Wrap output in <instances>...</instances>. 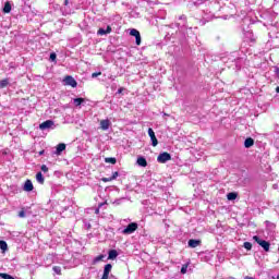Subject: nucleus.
I'll use <instances>...</instances> for the list:
<instances>
[{"instance_id":"nucleus-26","label":"nucleus","mask_w":279,"mask_h":279,"mask_svg":"<svg viewBox=\"0 0 279 279\" xmlns=\"http://www.w3.org/2000/svg\"><path fill=\"white\" fill-rule=\"evenodd\" d=\"M0 278H3V279H14V277H12L11 275L3 274V272H0Z\"/></svg>"},{"instance_id":"nucleus-28","label":"nucleus","mask_w":279,"mask_h":279,"mask_svg":"<svg viewBox=\"0 0 279 279\" xmlns=\"http://www.w3.org/2000/svg\"><path fill=\"white\" fill-rule=\"evenodd\" d=\"M243 247L247 251L252 250V243L251 242H244Z\"/></svg>"},{"instance_id":"nucleus-2","label":"nucleus","mask_w":279,"mask_h":279,"mask_svg":"<svg viewBox=\"0 0 279 279\" xmlns=\"http://www.w3.org/2000/svg\"><path fill=\"white\" fill-rule=\"evenodd\" d=\"M138 230V223L131 222L126 226L125 229H123L122 234H134Z\"/></svg>"},{"instance_id":"nucleus-11","label":"nucleus","mask_w":279,"mask_h":279,"mask_svg":"<svg viewBox=\"0 0 279 279\" xmlns=\"http://www.w3.org/2000/svg\"><path fill=\"white\" fill-rule=\"evenodd\" d=\"M112 32V27L107 26V29L99 28L97 34L98 36H106V34H110Z\"/></svg>"},{"instance_id":"nucleus-6","label":"nucleus","mask_w":279,"mask_h":279,"mask_svg":"<svg viewBox=\"0 0 279 279\" xmlns=\"http://www.w3.org/2000/svg\"><path fill=\"white\" fill-rule=\"evenodd\" d=\"M110 271H112V264H107V265H105L104 274H102L101 279H108V278H110Z\"/></svg>"},{"instance_id":"nucleus-4","label":"nucleus","mask_w":279,"mask_h":279,"mask_svg":"<svg viewBox=\"0 0 279 279\" xmlns=\"http://www.w3.org/2000/svg\"><path fill=\"white\" fill-rule=\"evenodd\" d=\"M171 160V154L169 153H161L157 157V162H160L161 165H165V162H169Z\"/></svg>"},{"instance_id":"nucleus-8","label":"nucleus","mask_w":279,"mask_h":279,"mask_svg":"<svg viewBox=\"0 0 279 279\" xmlns=\"http://www.w3.org/2000/svg\"><path fill=\"white\" fill-rule=\"evenodd\" d=\"M50 128H53V121L52 120H47L39 124V130H50Z\"/></svg>"},{"instance_id":"nucleus-14","label":"nucleus","mask_w":279,"mask_h":279,"mask_svg":"<svg viewBox=\"0 0 279 279\" xmlns=\"http://www.w3.org/2000/svg\"><path fill=\"white\" fill-rule=\"evenodd\" d=\"M244 147H246V149H250V147H254V138L247 137L244 141Z\"/></svg>"},{"instance_id":"nucleus-9","label":"nucleus","mask_w":279,"mask_h":279,"mask_svg":"<svg viewBox=\"0 0 279 279\" xmlns=\"http://www.w3.org/2000/svg\"><path fill=\"white\" fill-rule=\"evenodd\" d=\"M189 247L195 248V247H199V245H202V240H194L191 239L187 242Z\"/></svg>"},{"instance_id":"nucleus-12","label":"nucleus","mask_w":279,"mask_h":279,"mask_svg":"<svg viewBox=\"0 0 279 279\" xmlns=\"http://www.w3.org/2000/svg\"><path fill=\"white\" fill-rule=\"evenodd\" d=\"M119 256L117 250H110L108 253V260H114Z\"/></svg>"},{"instance_id":"nucleus-19","label":"nucleus","mask_w":279,"mask_h":279,"mask_svg":"<svg viewBox=\"0 0 279 279\" xmlns=\"http://www.w3.org/2000/svg\"><path fill=\"white\" fill-rule=\"evenodd\" d=\"M7 86H10V78H3L0 81V88H7Z\"/></svg>"},{"instance_id":"nucleus-16","label":"nucleus","mask_w":279,"mask_h":279,"mask_svg":"<svg viewBox=\"0 0 279 279\" xmlns=\"http://www.w3.org/2000/svg\"><path fill=\"white\" fill-rule=\"evenodd\" d=\"M64 149H66V144H59L57 146V150H56L57 156H60V154H62V151H64Z\"/></svg>"},{"instance_id":"nucleus-1","label":"nucleus","mask_w":279,"mask_h":279,"mask_svg":"<svg viewBox=\"0 0 279 279\" xmlns=\"http://www.w3.org/2000/svg\"><path fill=\"white\" fill-rule=\"evenodd\" d=\"M253 239L255 240V243L259 244L260 247H263L264 252H269V247H271V244L265 240H262L258 235H254Z\"/></svg>"},{"instance_id":"nucleus-41","label":"nucleus","mask_w":279,"mask_h":279,"mask_svg":"<svg viewBox=\"0 0 279 279\" xmlns=\"http://www.w3.org/2000/svg\"><path fill=\"white\" fill-rule=\"evenodd\" d=\"M276 93H279V86L276 87Z\"/></svg>"},{"instance_id":"nucleus-37","label":"nucleus","mask_w":279,"mask_h":279,"mask_svg":"<svg viewBox=\"0 0 279 279\" xmlns=\"http://www.w3.org/2000/svg\"><path fill=\"white\" fill-rule=\"evenodd\" d=\"M123 90H125V88L120 87V88L118 89V95H121V93H123Z\"/></svg>"},{"instance_id":"nucleus-33","label":"nucleus","mask_w":279,"mask_h":279,"mask_svg":"<svg viewBox=\"0 0 279 279\" xmlns=\"http://www.w3.org/2000/svg\"><path fill=\"white\" fill-rule=\"evenodd\" d=\"M136 45H141V34L135 37Z\"/></svg>"},{"instance_id":"nucleus-5","label":"nucleus","mask_w":279,"mask_h":279,"mask_svg":"<svg viewBox=\"0 0 279 279\" xmlns=\"http://www.w3.org/2000/svg\"><path fill=\"white\" fill-rule=\"evenodd\" d=\"M148 136L150 137L153 147L158 146V138H156V133L154 132V129H148Z\"/></svg>"},{"instance_id":"nucleus-18","label":"nucleus","mask_w":279,"mask_h":279,"mask_svg":"<svg viewBox=\"0 0 279 279\" xmlns=\"http://www.w3.org/2000/svg\"><path fill=\"white\" fill-rule=\"evenodd\" d=\"M105 258H106V255H98V256H96V257L93 259L92 264H93V265H97V263H101V260H104Z\"/></svg>"},{"instance_id":"nucleus-29","label":"nucleus","mask_w":279,"mask_h":279,"mask_svg":"<svg viewBox=\"0 0 279 279\" xmlns=\"http://www.w3.org/2000/svg\"><path fill=\"white\" fill-rule=\"evenodd\" d=\"M56 58H58V56L56 54V52H51V53H50V60H51V62H56Z\"/></svg>"},{"instance_id":"nucleus-39","label":"nucleus","mask_w":279,"mask_h":279,"mask_svg":"<svg viewBox=\"0 0 279 279\" xmlns=\"http://www.w3.org/2000/svg\"><path fill=\"white\" fill-rule=\"evenodd\" d=\"M45 154V150L39 151V156H43Z\"/></svg>"},{"instance_id":"nucleus-34","label":"nucleus","mask_w":279,"mask_h":279,"mask_svg":"<svg viewBox=\"0 0 279 279\" xmlns=\"http://www.w3.org/2000/svg\"><path fill=\"white\" fill-rule=\"evenodd\" d=\"M186 269H189V266L183 265L181 268V274H186Z\"/></svg>"},{"instance_id":"nucleus-20","label":"nucleus","mask_w":279,"mask_h":279,"mask_svg":"<svg viewBox=\"0 0 279 279\" xmlns=\"http://www.w3.org/2000/svg\"><path fill=\"white\" fill-rule=\"evenodd\" d=\"M36 180L39 184H45V177H43V172H37Z\"/></svg>"},{"instance_id":"nucleus-42","label":"nucleus","mask_w":279,"mask_h":279,"mask_svg":"<svg viewBox=\"0 0 279 279\" xmlns=\"http://www.w3.org/2000/svg\"><path fill=\"white\" fill-rule=\"evenodd\" d=\"M95 213H96V215H99V209H96V211H95Z\"/></svg>"},{"instance_id":"nucleus-35","label":"nucleus","mask_w":279,"mask_h":279,"mask_svg":"<svg viewBox=\"0 0 279 279\" xmlns=\"http://www.w3.org/2000/svg\"><path fill=\"white\" fill-rule=\"evenodd\" d=\"M102 180V182H112V177H109V178H102L101 179Z\"/></svg>"},{"instance_id":"nucleus-25","label":"nucleus","mask_w":279,"mask_h":279,"mask_svg":"<svg viewBox=\"0 0 279 279\" xmlns=\"http://www.w3.org/2000/svg\"><path fill=\"white\" fill-rule=\"evenodd\" d=\"M141 32H138L136 28H132L131 32H130V35L131 36H134L135 38L137 37V35H140Z\"/></svg>"},{"instance_id":"nucleus-15","label":"nucleus","mask_w":279,"mask_h":279,"mask_svg":"<svg viewBox=\"0 0 279 279\" xmlns=\"http://www.w3.org/2000/svg\"><path fill=\"white\" fill-rule=\"evenodd\" d=\"M3 12L4 14H10V12H12V4L10 3V1H7L4 3Z\"/></svg>"},{"instance_id":"nucleus-32","label":"nucleus","mask_w":279,"mask_h":279,"mask_svg":"<svg viewBox=\"0 0 279 279\" xmlns=\"http://www.w3.org/2000/svg\"><path fill=\"white\" fill-rule=\"evenodd\" d=\"M117 178H119V172L118 171L112 173L111 180H117Z\"/></svg>"},{"instance_id":"nucleus-44","label":"nucleus","mask_w":279,"mask_h":279,"mask_svg":"<svg viewBox=\"0 0 279 279\" xmlns=\"http://www.w3.org/2000/svg\"><path fill=\"white\" fill-rule=\"evenodd\" d=\"M101 206H104V204H100V205H99V208H101Z\"/></svg>"},{"instance_id":"nucleus-27","label":"nucleus","mask_w":279,"mask_h":279,"mask_svg":"<svg viewBox=\"0 0 279 279\" xmlns=\"http://www.w3.org/2000/svg\"><path fill=\"white\" fill-rule=\"evenodd\" d=\"M228 199L232 201V199H236V193L232 192V193H229L227 195Z\"/></svg>"},{"instance_id":"nucleus-7","label":"nucleus","mask_w":279,"mask_h":279,"mask_svg":"<svg viewBox=\"0 0 279 279\" xmlns=\"http://www.w3.org/2000/svg\"><path fill=\"white\" fill-rule=\"evenodd\" d=\"M23 191L26 193H32L34 191V183H32V180H26L23 186Z\"/></svg>"},{"instance_id":"nucleus-10","label":"nucleus","mask_w":279,"mask_h":279,"mask_svg":"<svg viewBox=\"0 0 279 279\" xmlns=\"http://www.w3.org/2000/svg\"><path fill=\"white\" fill-rule=\"evenodd\" d=\"M110 125H111V122H110V120H108V119L100 121V128H101V130H104V131L110 130Z\"/></svg>"},{"instance_id":"nucleus-17","label":"nucleus","mask_w":279,"mask_h":279,"mask_svg":"<svg viewBox=\"0 0 279 279\" xmlns=\"http://www.w3.org/2000/svg\"><path fill=\"white\" fill-rule=\"evenodd\" d=\"M137 165L140 167H147V159H145V157H138L137 158Z\"/></svg>"},{"instance_id":"nucleus-30","label":"nucleus","mask_w":279,"mask_h":279,"mask_svg":"<svg viewBox=\"0 0 279 279\" xmlns=\"http://www.w3.org/2000/svg\"><path fill=\"white\" fill-rule=\"evenodd\" d=\"M19 217H20L21 219H25V217H26L25 210L22 209V210L19 213Z\"/></svg>"},{"instance_id":"nucleus-23","label":"nucleus","mask_w":279,"mask_h":279,"mask_svg":"<svg viewBox=\"0 0 279 279\" xmlns=\"http://www.w3.org/2000/svg\"><path fill=\"white\" fill-rule=\"evenodd\" d=\"M0 250H2V252L8 251V243L5 241H0Z\"/></svg>"},{"instance_id":"nucleus-36","label":"nucleus","mask_w":279,"mask_h":279,"mask_svg":"<svg viewBox=\"0 0 279 279\" xmlns=\"http://www.w3.org/2000/svg\"><path fill=\"white\" fill-rule=\"evenodd\" d=\"M99 75H101V72H94L92 74V77L95 78V77H99Z\"/></svg>"},{"instance_id":"nucleus-3","label":"nucleus","mask_w":279,"mask_h":279,"mask_svg":"<svg viewBox=\"0 0 279 279\" xmlns=\"http://www.w3.org/2000/svg\"><path fill=\"white\" fill-rule=\"evenodd\" d=\"M64 86H71L72 88H77V81L71 75H66L63 80Z\"/></svg>"},{"instance_id":"nucleus-45","label":"nucleus","mask_w":279,"mask_h":279,"mask_svg":"<svg viewBox=\"0 0 279 279\" xmlns=\"http://www.w3.org/2000/svg\"><path fill=\"white\" fill-rule=\"evenodd\" d=\"M277 279H279V275L277 276Z\"/></svg>"},{"instance_id":"nucleus-40","label":"nucleus","mask_w":279,"mask_h":279,"mask_svg":"<svg viewBox=\"0 0 279 279\" xmlns=\"http://www.w3.org/2000/svg\"><path fill=\"white\" fill-rule=\"evenodd\" d=\"M244 279H254V277H247V276H246Z\"/></svg>"},{"instance_id":"nucleus-24","label":"nucleus","mask_w":279,"mask_h":279,"mask_svg":"<svg viewBox=\"0 0 279 279\" xmlns=\"http://www.w3.org/2000/svg\"><path fill=\"white\" fill-rule=\"evenodd\" d=\"M52 269L58 276L62 275V268L60 266H54Z\"/></svg>"},{"instance_id":"nucleus-22","label":"nucleus","mask_w":279,"mask_h":279,"mask_svg":"<svg viewBox=\"0 0 279 279\" xmlns=\"http://www.w3.org/2000/svg\"><path fill=\"white\" fill-rule=\"evenodd\" d=\"M105 162H110V165H117V158L108 157L105 159Z\"/></svg>"},{"instance_id":"nucleus-21","label":"nucleus","mask_w":279,"mask_h":279,"mask_svg":"<svg viewBox=\"0 0 279 279\" xmlns=\"http://www.w3.org/2000/svg\"><path fill=\"white\" fill-rule=\"evenodd\" d=\"M84 98H74L73 102H74V106L80 107L82 106V104H84Z\"/></svg>"},{"instance_id":"nucleus-38","label":"nucleus","mask_w":279,"mask_h":279,"mask_svg":"<svg viewBox=\"0 0 279 279\" xmlns=\"http://www.w3.org/2000/svg\"><path fill=\"white\" fill-rule=\"evenodd\" d=\"M275 73H276L277 77L279 78V68L275 69Z\"/></svg>"},{"instance_id":"nucleus-13","label":"nucleus","mask_w":279,"mask_h":279,"mask_svg":"<svg viewBox=\"0 0 279 279\" xmlns=\"http://www.w3.org/2000/svg\"><path fill=\"white\" fill-rule=\"evenodd\" d=\"M179 21L181 23H177V27H186V15H180Z\"/></svg>"},{"instance_id":"nucleus-31","label":"nucleus","mask_w":279,"mask_h":279,"mask_svg":"<svg viewBox=\"0 0 279 279\" xmlns=\"http://www.w3.org/2000/svg\"><path fill=\"white\" fill-rule=\"evenodd\" d=\"M41 171H43L44 173H47V171H49V168L47 167V165H43V166H41Z\"/></svg>"},{"instance_id":"nucleus-43","label":"nucleus","mask_w":279,"mask_h":279,"mask_svg":"<svg viewBox=\"0 0 279 279\" xmlns=\"http://www.w3.org/2000/svg\"><path fill=\"white\" fill-rule=\"evenodd\" d=\"M66 3H69V0H65V5H66Z\"/></svg>"}]
</instances>
